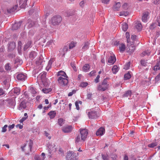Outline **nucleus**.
<instances>
[{
	"mask_svg": "<svg viewBox=\"0 0 160 160\" xmlns=\"http://www.w3.org/2000/svg\"><path fill=\"white\" fill-rule=\"evenodd\" d=\"M62 20V18L60 16H55L52 18L51 22L53 25H58L61 23Z\"/></svg>",
	"mask_w": 160,
	"mask_h": 160,
	"instance_id": "nucleus-1",
	"label": "nucleus"
},
{
	"mask_svg": "<svg viewBox=\"0 0 160 160\" xmlns=\"http://www.w3.org/2000/svg\"><path fill=\"white\" fill-rule=\"evenodd\" d=\"M57 146L54 143H48V155L50 157L51 154L52 153L55 152L57 151Z\"/></svg>",
	"mask_w": 160,
	"mask_h": 160,
	"instance_id": "nucleus-2",
	"label": "nucleus"
},
{
	"mask_svg": "<svg viewBox=\"0 0 160 160\" xmlns=\"http://www.w3.org/2000/svg\"><path fill=\"white\" fill-rule=\"evenodd\" d=\"M88 115L89 118L96 119L99 117V114L96 111L91 109L90 110L87 111Z\"/></svg>",
	"mask_w": 160,
	"mask_h": 160,
	"instance_id": "nucleus-3",
	"label": "nucleus"
},
{
	"mask_svg": "<svg viewBox=\"0 0 160 160\" xmlns=\"http://www.w3.org/2000/svg\"><path fill=\"white\" fill-rule=\"evenodd\" d=\"M80 133V136L81 137V140L84 142L86 140L87 138V135L88 133V131L86 129H79Z\"/></svg>",
	"mask_w": 160,
	"mask_h": 160,
	"instance_id": "nucleus-4",
	"label": "nucleus"
},
{
	"mask_svg": "<svg viewBox=\"0 0 160 160\" xmlns=\"http://www.w3.org/2000/svg\"><path fill=\"white\" fill-rule=\"evenodd\" d=\"M68 77L62 78L61 77H58V81L59 83L61 86L66 85L68 83Z\"/></svg>",
	"mask_w": 160,
	"mask_h": 160,
	"instance_id": "nucleus-5",
	"label": "nucleus"
},
{
	"mask_svg": "<svg viewBox=\"0 0 160 160\" xmlns=\"http://www.w3.org/2000/svg\"><path fill=\"white\" fill-rule=\"evenodd\" d=\"M108 85L106 80L104 79L102 84L99 85L98 87V89L99 90L104 91L107 89Z\"/></svg>",
	"mask_w": 160,
	"mask_h": 160,
	"instance_id": "nucleus-6",
	"label": "nucleus"
},
{
	"mask_svg": "<svg viewBox=\"0 0 160 160\" xmlns=\"http://www.w3.org/2000/svg\"><path fill=\"white\" fill-rule=\"evenodd\" d=\"M68 49V45H65L63 48H61L60 51V54L62 56H64L65 53L67 52Z\"/></svg>",
	"mask_w": 160,
	"mask_h": 160,
	"instance_id": "nucleus-7",
	"label": "nucleus"
},
{
	"mask_svg": "<svg viewBox=\"0 0 160 160\" xmlns=\"http://www.w3.org/2000/svg\"><path fill=\"white\" fill-rule=\"evenodd\" d=\"M26 102L24 101L22 102L18 107V109L21 112H23L26 107Z\"/></svg>",
	"mask_w": 160,
	"mask_h": 160,
	"instance_id": "nucleus-8",
	"label": "nucleus"
},
{
	"mask_svg": "<svg viewBox=\"0 0 160 160\" xmlns=\"http://www.w3.org/2000/svg\"><path fill=\"white\" fill-rule=\"evenodd\" d=\"M17 77L18 79L19 80L23 81L25 80L27 76L26 74L19 73L17 75Z\"/></svg>",
	"mask_w": 160,
	"mask_h": 160,
	"instance_id": "nucleus-9",
	"label": "nucleus"
},
{
	"mask_svg": "<svg viewBox=\"0 0 160 160\" xmlns=\"http://www.w3.org/2000/svg\"><path fill=\"white\" fill-rule=\"evenodd\" d=\"M105 132V128L101 127L96 132V134L97 136H102Z\"/></svg>",
	"mask_w": 160,
	"mask_h": 160,
	"instance_id": "nucleus-10",
	"label": "nucleus"
},
{
	"mask_svg": "<svg viewBox=\"0 0 160 160\" xmlns=\"http://www.w3.org/2000/svg\"><path fill=\"white\" fill-rule=\"evenodd\" d=\"M21 25V22H20L15 23L13 24L12 27V30H16L19 28Z\"/></svg>",
	"mask_w": 160,
	"mask_h": 160,
	"instance_id": "nucleus-11",
	"label": "nucleus"
},
{
	"mask_svg": "<svg viewBox=\"0 0 160 160\" xmlns=\"http://www.w3.org/2000/svg\"><path fill=\"white\" fill-rule=\"evenodd\" d=\"M72 128L71 126H68L63 127L62 130L64 132L67 133L71 132L72 130Z\"/></svg>",
	"mask_w": 160,
	"mask_h": 160,
	"instance_id": "nucleus-12",
	"label": "nucleus"
},
{
	"mask_svg": "<svg viewBox=\"0 0 160 160\" xmlns=\"http://www.w3.org/2000/svg\"><path fill=\"white\" fill-rule=\"evenodd\" d=\"M116 61V59L114 56H111L109 58L108 62L110 65H112Z\"/></svg>",
	"mask_w": 160,
	"mask_h": 160,
	"instance_id": "nucleus-13",
	"label": "nucleus"
},
{
	"mask_svg": "<svg viewBox=\"0 0 160 160\" xmlns=\"http://www.w3.org/2000/svg\"><path fill=\"white\" fill-rule=\"evenodd\" d=\"M43 62L45 63V61L43 62L42 59H39L38 61H36V64L37 66H39L38 68L40 70L42 68L44 64Z\"/></svg>",
	"mask_w": 160,
	"mask_h": 160,
	"instance_id": "nucleus-14",
	"label": "nucleus"
},
{
	"mask_svg": "<svg viewBox=\"0 0 160 160\" xmlns=\"http://www.w3.org/2000/svg\"><path fill=\"white\" fill-rule=\"evenodd\" d=\"M27 0H20L19 4L22 8H25L27 5Z\"/></svg>",
	"mask_w": 160,
	"mask_h": 160,
	"instance_id": "nucleus-15",
	"label": "nucleus"
},
{
	"mask_svg": "<svg viewBox=\"0 0 160 160\" xmlns=\"http://www.w3.org/2000/svg\"><path fill=\"white\" fill-rule=\"evenodd\" d=\"M38 78H40L42 82H45L46 80V74L45 72L41 73L38 76Z\"/></svg>",
	"mask_w": 160,
	"mask_h": 160,
	"instance_id": "nucleus-16",
	"label": "nucleus"
},
{
	"mask_svg": "<svg viewBox=\"0 0 160 160\" xmlns=\"http://www.w3.org/2000/svg\"><path fill=\"white\" fill-rule=\"evenodd\" d=\"M35 24V23L34 22H33L31 20H28L26 25L28 28H30L34 26Z\"/></svg>",
	"mask_w": 160,
	"mask_h": 160,
	"instance_id": "nucleus-17",
	"label": "nucleus"
},
{
	"mask_svg": "<svg viewBox=\"0 0 160 160\" xmlns=\"http://www.w3.org/2000/svg\"><path fill=\"white\" fill-rule=\"evenodd\" d=\"M89 45V43L88 41L85 42H84V45L82 47V50L83 51H84L88 49V48Z\"/></svg>",
	"mask_w": 160,
	"mask_h": 160,
	"instance_id": "nucleus-18",
	"label": "nucleus"
},
{
	"mask_svg": "<svg viewBox=\"0 0 160 160\" xmlns=\"http://www.w3.org/2000/svg\"><path fill=\"white\" fill-rule=\"evenodd\" d=\"M53 62V59L51 58L49 60L48 65L46 68V69L47 71H48L51 68L52 64Z\"/></svg>",
	"mask_w": 160,
	"mask_h": 160,
	"instance_id": "nucleus-19",
	"label": "nucleus"
},
{
	"mask_svg": "<svg viewBox=\"0 0 160 160\" xmlns=\"http://www.w3.org/2000/svg\"><path fill=\"white\" fill-rule=\"evenodd\" d=\"M57 75L59 77H61L62 78L68 77L66 73L65 72L62 71H60L58 72Z\"/></svg>",
	"mask_w": 160,
	"mask_h": 160,
	"instance_id": "nucleus-20",
	"label": "nucleus"
},
{
	"mask_svg": "<svg viewBox=\"0 0 160 160\" xmlns=\"http://www.w3.org/2000/svg\"><path fill=\"white\" fill-rule=\"evenodd\" d=\"M127 46L128 47V48H129V51L130 52H132L134 51L135 49V47L133 44H131L130 42H129V45H128L127 44Z\"/></svg>",
	"mask_w": 160,
	"mask_h": 160,
	"instance_id": "nucleus-21",
	"label": "nucleus"
},
{
	"mask_svg": "<svg viewBox=\"0 0 160 160\" xmlns=\"http://www.w3.org/2000/svg\"><path fill=\"white\" fill-rule=\"evenodd\" d=\"M148 15V12H145L143 14L142 18V20L143 22H146L147 20V17Z\"/></svg>",
	"mask_w": 160,
	"mask_h": 160,
	"instance_id": "nucleus-22",
	"label": "nucleus"
},
{
	"mask_svg": "<svg viewBox=\"0 0 160 160\" xmlns=\"http://www.w3.org/2000/svg\"><path fill=\"white\" fill-rule=\"evenodd\" d=\"M121 7V3L120 2L116 3L113 7V9L114 10L118 11L119 10Z\"/></svg>",
	"mask_w": 160,
	"mask_h": 160,
	"instance_id": "nucleus-23",
	"label": "nucleus"
},
{
	"mask_svg": "<svg viewBox=\"0 0 160 160\" xmlns=\"http://www.w3.org/2000/svg\"><path fill=\"white\" fill-rule=\"evenodd\" d=\"M18 7V5H15L12 8H11L8 9L7 11L9 13H11L13 12H14L15 10H16Z\"/></svg>",
	"mask_w": 160,
	"mask_h": 160,
	"instance_id": "nucleus-24",
	"label": "nucleus"
},
{
	"mask_svg": "<svg viewBox=\"0 0 160 160\" xmlns=\"http://www.w3.org/2000/svg\"><path fill=\"white\" fill-rule=\"evenodd\" d=\"M56 112L55 111H52L50 112L48 114V115L50 117L51 119L53 118L56 115Z\"/></svg>",
	"mask_w": 160,
	"mask_h": 160,
	"instance_id": "nucleus-25",
	"label": "nucleus"
},
{
	"mask_svg": "<svg viewBox=\"0 0 160 160\" xmlns=\"http://www.w3.org/2000/svg\"><path fill=\"white\" fill-rule=\"evenodd\" d=\"M81 141H82L81 140L80 136L79 135H77L75 140V144H77Z\"/></svg>",
	"mask_w": 160,
	"mask_h": 160,
	"instance_id": "nucleus-26",
	"label": "nucleus"
},
{
	"mask_svg": "<svg viewBox=\"0 0 160 160\" xmlns=\"http://www.w3.org/2000/svg\"><path fill=\"white\" fill-rule=\"evenodd\" d=\"M153 69L155 71L160 70V62L159 61L158 62L156 65L154 67Z\"/></svg>",
	"mask_w": 160,
	"mask_h": 160,
	"instance_id": "nucleus-27",
	"label": "nucleus"
},
{
	"mask_svg": "<svg viewBox=\"0 0 160 160\" xmlns=\"http://www.w3.org/2000/svg\"><path fill=\"white\" fill-rule=\"evenodd\" d=\"M135 25V28L139 31H140L142 28V26L141 23L139 22H137Z\"/></svg>",
	"mask_w": 160,
	"mask_h": 160,
	"instance_id": "nucleus-28",
	"label": "nucleus"
},
{
	"mask_svg": "<svg viewBox=\"0 0 160 160\" xmlns=\"http://www.w3.org/2000/svg\"><path fill=\"white\" fill-rule=\"evenodd\" d=\"M15 47V43L14 42H10L8 46V48L10 50L14 49Z\"/></svg>",
	"mask_w": 160,
	"mask_h": 160,
	"instance_id": "nucleus-29",
	"label": "nucleus"
},
{
	"mask_svg": "<svg viewBox=\"0 0 160 160\" xmlns=\"http://www.w3.org/2000/svg\"><path fill=\"white\" fill-rule=\"evenodd\" d=\"M37 56V53L34 51L31 52L29 54V57L32 59H33Z\"/></svg>",
	"mask_w": 160,
	"mask_h": 160,
	"instance_id": "nucleus-30",
	"label": "nucleus"
},
{
	"mask_svg": "<svg viewBox=\"0 0 160 160\" xmlns=\"http://www.w3.org/2000/svg\"><path fill=\"white\" fill-rule=\"evenodd\" d=\"M90 68V66L89 64H86L83 67V71L85 72H87L88 71Z\"/></svg>",
	"mask_w": 160,
	"mask_h": 160,
	"instance_id": "nucleus-31",
	"label": "nucleus"
},
{
	"mask_svg": "<svg viewBox=\"0 0 160 160\" xmlns=\"http://www.w3.org/2000/svg\"><path fill=\"white\" fill-rule=\"evenodd\" d=\"M119 49L120 52H122L125 50V46L124 44L122 43L119 46Z\"/></svg>",
	"mask_w": 160,
	"mask_h": 160,
	"instance_id": "nucleus-32",
	"label": "nucleus"
},
{
	"mask_svg": "<svg viewBox=\"0 0 160 160\" xmlns=\"http://www.w3.org/2000/svg\"><path fill=\"white\" fill-rule=\"evenodd\" d=\"M122 28L124 31H126L128 28V25L126 23H123L122 24Z\"/></svg>",
	"mask_w": 160,
	"mask_h": 160,
	"instance_id": "nucleus-33",
	"label": "nucleus"
},
{
	"mask_svg": "<svg viewBox=\"0 0 160 160\" xmlns=\"http://www.w3.org/2000/svg\"><path fill=\"white\" fill-rule=\"evenodd\" d=\"M157 142H156V141H155L154 142H152L151 143L148 144V146L149 148H153L157 146Z\"/></svg>",
	"mask_w": 160,
	"mask_h": 160,
	"instance_id": "nucleus-34",
	"label": "nucleus"
},
{
	"mask_svg": "<svg viewBox=\"0 0 160 160\" xmlns=\"http://www.w3.org/2000/svg\"><path fill=\"white\" fill-rule=\"evenodd\" d=\"M20 89L19 88H15L13 89V91L14 93L18 95L20 93Z\"/></svg>",
	"mask_w": 160,
	"mask_h": 160,
	"instance_id": "nucleus-35",
	"label": "nucleus"
},
{
	"mask_svg": "<svg viewBox=\"0 0 160 160\" xmlns=\"http://www.w3.org/2000/svg\"><path fill=\"white\" fill-rule=\"evenodd\" d=\"M118 68L117 66H114L112 68V71L114 74H116L118 71Z\"/></svg>",
	"mask_w": 160,
	"mask_h": 160,
	"instance_id": "nucleus-36",
	"label": "nucleus"
},
{
	"mask_svg": "<svg viewBox=\"0 0 160 160\" xmlns=\"http://www.w3.org/2000/svg\"><path fill=\"white\" fill-rule=\"evenodd\" d=\"M64 120L62 118H59L58 120V123L60 126H61L64 123Z\"/></svg>",
	"mask_w": 160,
	"mask_h": 160,
	"instance_id": "nucleus-37",
	"label": "nucleus"
},
{
	"mask_svg": "<svg viewBox=\"0 0 160 160\" xmlns=\"http://www.w3.org/2000/svg\"><path fill=\"white\" fill-rule=\"evenodd\" d=\"M131 77V75L129 72L125 74L124 76V78L125 80L129 79Z\"/></svg>",
	"mask_w": 160,
	"mask_h": 160,
	"instance_id": "nucleus-38",
	"label": "nucleus"
},
{
	"mask_svg": "<svg viewBox=\"0 0 160 160\" xmlns=\"http://www.w3.org/2000/svg\"><path fill=\"white\" fill-rule=\"evenodd\" d=\"M72 152L69 151L68 152V154H67L66 156V160H71L70 158L72 156Z\"/></svg>",
	"mask_w": 160,
	"mask_h": 160,
	"instance_id": "nucleus-39",
	"label": "nucleus"
},
{
	"mask_svg": "<svg viewBox=\"0 0 160 160\" xmlns=\"http://www.w3.org/2000/svg\"><path fill=\"white\" fill-rule=\"evenodd\" d=\"M126 38H127V42L128 45H129L130 42V35L128 32L126 33Z\"/></svg>",
	"mask_w": 160,
	"mask_h": 160,
	"instance_id": "nucleus-40",
	"label": "nucleus"
},
{
	"mask_svg": "<svg viewBox=\"0 0 160 160\" xmlns=\"http://www.w3.org/2000/svg\"><path fill=\"white\" fill-rule=\"evenodd\" d=\"M130 66V62H128L126 63L124 66V67L123 68L125 70H128L129 69Z\"/></svg>",
	"mask_w": 160,
	"mask_h": 160,
	"instance_id": "nucleus-41",
	"label": "nucleus"
},
{
	"mask_svg": "<svg viewBox=\"0 0 160 160\" xmlns=\"http://www.w3.org/2000/svg\"><path fill=\"white\" fill-rule=\"evenodd\" d=\"M51 89L50 88L47 89L46 88H44L42 89V91L45 93H47L51 92Z\"/></svg>",
	"mask_w": 160,
	"mask_h": 160,
	"instance_id": "nucleus-42",
	"label": "nucleus"
},
{
	"mask_svg": "<svg viewBox=\"0 0 160 160\" xmlns=\"http://www.w3.org/2000/svg\"><path fill=\"white\" fill-rule=\"evenodd\" d=\"M132 93L131 91H128L126 92L124 94L123 96L125 97H128V96H130Z\"/></svg>",
	"mask_w": 160,
	"mask_h": 160,
	"instance_id": "nucleus-43",
	"label": "nucleus"
},
{
	"mask_svg": "<svg viewBox=\"0 0 160 160\" xmlns=\"http://www.w3.org/2000/svg\"><path fill=\"white\" fill-rule=\"evenodd\" d=\"M5 69L8 71H10L11 68V66L9 63H7L5 66Z\"/></svg>",
	"mask_w": 160,
	"mask_h": 160,
	"instance_id": "nucleus-44",
	"label": "nucleus"
},
{
	"mask_svg": "<svg viewBox=\"0 0 160 160\" xmlns=\"http://www.w3.org/2000/svg\"><path fill=\"white\" fill-rule=\"evenodd\" d=\"M128 14V12L127 11H122L120 12V13L119 14V15L121 16H127Z\"/></svg>",
	"mask_w": 160,
	"mask_h": 160,
	"instance_id": "nucleus-45",
	"label": "nucleus"
},
{
	"mask_svg": "<svg viewBox=\"0 0 160 160\" xmlns=\"http://www.w3.org/2000/svg\"><path fill=\"white\" fill-rule=\"evenodd\" d=\"M76 43L73 42H71L69 44V46L70 49H72L75 47Z\"/></svg>",
	"mask_w": 160,
	"mask_h": 160,
	"instance_id": "nucleus-46",
	"label": "nucleus"
},
{
	"mask_svg": "<svg viewBox=\"0 0 160 160\" xmlns=\"http://www.w3.org/2000/svg\"><path fill=\"white\" fill-rule=\"evenodd\" d=\"M88 85V83L86 82H83L81 83L80 86L82 87H85Z\"/></svg>",
	"mask_w": 160,
	"mask_h": 160,
	"instance_id": "nucleus-47",
	"label": "nucleus"
},
{
	"mask_svg": "<svg viewBox=\"0 0 160 160\" xmlns=\"http://www.w3.org/2000/svg\"><path fill=\"white\" fill-rule=\"evenodd\" d=\"M86 2V0H82V1L79 3L80 6L83 8L84 6V4Z\"/></svg>",
	"mask_w": 160,
	"mask_h": 160,
	"instance_id": "nucleus-48",
	"label": "nucleus"
},
{
	"mask_svg": "<svg viewBox=\"0 0 160 160\" xmlns=\"http://www.w3.org/2000/svg\"><path fill=\"white\" fill-rule=\"evenodd\" d=\"M160 2V0H152V3L155 5L159 4Z\"/></svg>",
	"mask_w": 160,
	"mask_h": 160,
	"instance_id": "nucleus-49",
	"label": "nucleus"
},
{
	"mask_svg": "<svg viewBox=\"0 0 160 160\" xmlns=\"http://www.w3.org/2000/svg\"><path fill=\"white\" fill-rule=\"evenodd\" d=\"M122 7L125 10H127L128 8V6L127 3H125L122 6Z\"/></svg>",
	"mask_w": 160,
	"mask_h": 160,
	"instance_id": "nucleus-50",
	"label": "nucleus"
},
{
	"mask_svg": "<svg viewBox=\"0 0 160 160\" xmlns=\"http://www.w3.org/2000/svg\"><path fill=\"white\" fill-rule=\"evenodd\" d=\"M8 125H5L3 127H2V132H5L7 131V128L8 127Z\"/></svg>",
	"mask_w": 160,
	"mask_h": 160,
	"instance_id": "nucleus-51",
	"label": "nucleus"
},
{
	"mask_svg": "<svg viewBox=\"0 0 160 160\" xmlns=\"http://www.w3.org/2000/svg\"><path fill=\"white\" fill-rule=\"evenodd\" d=\"M71 65L72 68H73V70L75 71H77V69L76 66L75 65V64L74 63L72 62L71 63Z\"/></svg>",
	"mask_w": 160,
	"mask_h": 160,
	"instance_id": "nucleus-52",
	"label": "nucleus"
},
{
	"mask_svg": "<svg viewBox=\"0 0 160 160\" xmlns=\"http://www.w3.org/2000/svg\"><path fill=\"white\" fill-rule=\"evenodd\" d=\"M30 90L31 92L33 94H34L36 93V92L35 89L32 87H31L30 88Z\"/></svg>",
	"mask_w": 160,
	"mask_h": 160,
	"instance_id": "nucleus-53",
	"label": "nucleus"
},
{
	"mask_svg": "<svg viewBox=\"0 0 160 160\" xmlns=\"http://www.w3.org/2000/svg\"><path fill=\"white\" fill-rule=\"evenodd\" d=\"M160 80V73L155 78V81L158 82Z\"/></svg>",
	"mask_w": 160,
	"mask_h": 160,
	"instance_id": "nucleus-54",
	"label": "nucleus"
},
{
	"mask_svg": "<svg viewBox=\"0 0 160 160\" xmlns=\"http://www.w3.org/2000/svg\"><path fill=\"white\" fill-rule=\"evenodd\" d=\"M76 92V91L75 90H73L72 92H69L68 94V96H72L73 94L75 93Z\"/></svg>",
	"mask_w": 160,
	"mask_h": 160,
	"instance_id": "nucleus-55",
	"label": "nucleus"
},
{
	"mask_svg": "<svg viewBox=\"0 0 160 160\" xmlns=\"http://www.w3.org/2000/svg\"><path fill=\"white\" fill-rule=\"evenodd\" d=\"M136 36L135 35H132L131 36V39L132 40L133 42L132 43H133V42L135 40V39H136Z\"/></svg>",
	"mask_w": 160,
	"mask_h": 160,
	"instance_id": "nucleus-56",
	"label": "nucleus"
},
{
	"mask_svg": "<svg viewBox=\"0 0 160 160\" xmlns=\"http://www.w3.org/2000/svg\"><path fill=\"white\" fill-rule=\"evenodd\" d=\"M78 104H79V103H78V101H76L75 102V106L76 107V109L78 110H79V106Z\"/></svg>",
	"mask_w": 160,
	"mask_h": 160,
	"instance_id": "nucleus-57",
	"label": "nucleus"
},
{
	"mask_svg": "<svg viewBox=\"0 0 160 160\" xmlns=\"http://www.w3.org/2000/svg\"><path fill=\"white\" fill-rule=\"evenodd\" d=\"M15 126L14 124H12V125H10L8 126L9 131H10L11 130L14 128Z\"/></svg>",
	"mask_w": 160,
	"mask_h": 160,
	"instance_id": "nucleus-58",
	"label": "nucleus"
},
{
	"mask_svg": "<svg viewBox=\"0 0 160 160\" xmlns=\"http://www.w3.org/2000/svg\"><path fill=\"white\" fill-rule=\"evenodd\" d=\"M100 76L99 75H98L96 78L95 79V82H96V83H98L99 82V78H100Z\"/></svg>",
	"mask_w": 160,
	"mask_h": 160,
	"instance_id": "nucleus-59",
	"label": "nucleus"
},
{
	"mask_svg": "<svg viewBox=\"0 0 160 160\" xmlns=\"http://www.w3.org/2000/svg\"><path fill=\"white\" fill-rule=\"evenodd\" d=\"M102 158L103 160H108V158L107 156L104 155H102Z\"/></svg>",
	"mask_w": 160,
	"mask_h": 160,
	"instance_id": "nucleus-60",
	"label": "nucleus"
},
{
	"mask_svg": "<svg viewBox=\"0 0 160 160\" xmlns=\"http://www.w3.org/2000/svg\"><path fill=\"white\" fill-rule=\"evenodd\" d=\"M27 118V117H23L21 119L19 122L20 123H22L23 121H25Z\"/></svg>",
	"mask_w": 160,
	"mask_h": 160,
	"instance_id": "nucleus-61",
	"label": "nucleus"
},
{
	"mask_svg": "<svg viewBox=\"0 0 160 160\" xmlns=\"http://www.w3.org/2000/svg\"><path fill=\"white\" fill-rule=\"evenodd\" d=\"M5 93L4 91H3V89L1 88H0V96L3 95Z\"/></svg>",
	"mask_w": 160,
	"mask_h": 160,
	"instance_id": "nucleus-62",
	"label": "nucleus"
},
{
	"mask_svg": "<svg viewBox=\"0 0 160 160\" xmlns=\"http://www.w3.org/2000/svg\"><path fill=\"white\" fill-rule=\"evenodd\" d=\"M102 3L107 4L109 2L110 0H101Z\"/></svg>",
	"mask_w": 160,
	"mask_h": 160,
	"instance_id": "nucleus-63",
	"label": "nucleus"
},
{
	"mask_svg": "<svg viewBox=\"0 0 160 160\" xmlns=\"http://www.w3.org/2000/svg\"><path fill=\"white\" fill-rule=\"evenodd\" d=\"M141 63L142 65L143 66H145L146 65V62L144 60H141Z\"/></svg>",
	"mask_w": 160,
	"mask_h": 160,
	"instance_id": "nucleus-64",
	"label": "nucleus"
}]
</instances>
